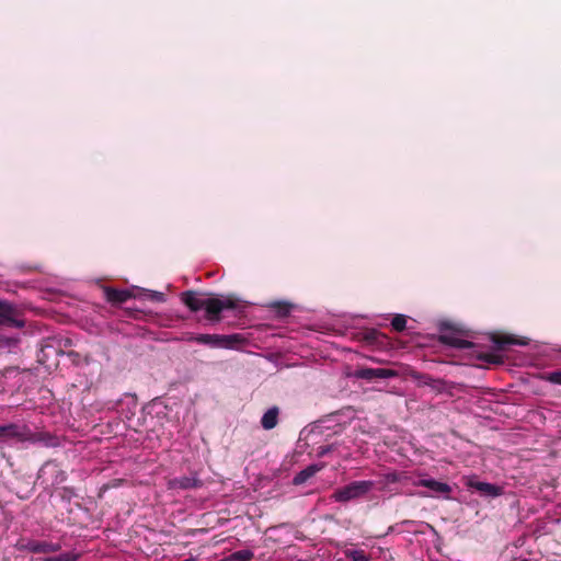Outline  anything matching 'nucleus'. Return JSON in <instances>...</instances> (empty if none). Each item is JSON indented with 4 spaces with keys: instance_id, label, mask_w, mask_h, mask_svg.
<instances>
[{
    "instance_id": "5701e85b",
    "label": "nucleus",
    "mask_w": 561,
    "mask_h": 561,
    "mask_svg": "<svg viewBox=\"0 0 561 561\" xmlns=\"http://www.w3.org/2000/svg\"><path fill=\"white\" fill-rule=\"evenodd\" d=\"M416 523L414 520H403L401 523L396 524L394 526H391L389 528V531H415V529H412V526H415Z\"/></svg>"
},
{
    "instance_id": "423d86ee",
    "label": "nucleus",
    "mask_w": 561,
    "mask_h": 561,
    "mask_svg": "<svg viewBox=\"0 0 561 561\" xmlns=\"http://www.w3.org/2000/svg\"><path fill=\"white\" fill-rule=\"evenodd\" d=\"M204 486V482L197 471H192L190 476H182L169 479L167 489L170 491L195 490Z\"/></svg>"
},
{
    "instance_id": "bb28decb",
    "label": "nucleus",
    "mask_w": 561,
    "mask_h": 561,
    "mask_svg": "<svg viewBox=\"0 0 561 561\" xmlns=\"http://www.w3.org/2000/svg\"><path fill=\"white\" fill-rule=\"evenodd\" d=\"M4 378H13L20 375V369L18 367H8L2 373Z\"/></svg>"
},
{
    "instance_id": "0eeeda50",
    "label": "nucleus",
    "mask_w": 561,
    "mask_h": 561,
    "mask_svg": "<svg viewBox=\"0 0 561 561\" xmlns=\"http://www.w3.org/2000/svg\"><path fill=\"white\" fill-rule=\"evenodd\" d=\"M415 486H424L430 490V493H421V496H438L442 495L444 499H449L451 486L442 481H437L433 478H420L412 482Z\"/></svg>"
},
{
    "instance_id": "9b49d317",
    "label": "nucleus",
    "mask_w": 561,
    "mask_h": 561,
    "mask_svg": "<svg viewBox=\"0 0 561 561\" xmlns=\"http://www.w3.org/2000/svg\"><path fill=\"white\" fill-rule=\"evenodd\" d=\"M16 308L4 300L0 299V325L21 329L24 328L25 322L16 318Z\"/></svg>"
},
{
    "instance_id": "cd10ccee",
    "label": "nucleus",
    "mask_w": 561,
    "mask_h": 561,
    "mask_svg": "<svg viewBox=\"0 0 561 561\" xmlns=\"http://www.w3.org/2000/svg\"><path fill=\"white\" fill-rule=\"evenodd\" d=\"M124 482H125L124 479H113L108 483L103 485V489L107 490V489H112V488H118V486L123 485Z\"/></svg>"
},
{
    "instance_id": "2eb2a0df",
    "label": "nucleus",
    "mask_w": 561,
    "mask_h": 561,
    "mask_svg": "<svg viewBox=\"0 0 561 561\" xmlns=\"http://www.w3.org/2000/svg\"><path fill=\"white\" fill-rule=\"evenodd\" d=\"M489 340L491 342V348L493 351H503L505 350L508 345H527V341L526 340H517L513 336H505V337H497L495 335H490L489 336Z\"/></svg>"
},
{
    "instance_id": "4468645a",
    "label": "nucleus",
    "mask_w": 561,
    "mask_h": 561,
    "mask_svg": "<svg viewBox=\"0 0 561 561\" xmlns=\"http://www.w3.org/2000/svg\"><path fill=\"white\" fill-rule=\"evenodd\" d=\"M104 295L111 304H123L133 297V293L129 289H116L112 287L104 288Z\"/></svg>"
},
{
    "instance_id": "a878e982",
    "label": "nucleus",
    "mask_w": 561,
    "mask_h": 561,
    "mask_svg": "<svg viewBox=\"0 0 561 561\" xmlns=\"http://www.w3.org/2000/svg\"><path fill=\"white\" fill-rule=\"evenodd\" d=\"M546 379L551 383L561 385V370L548 373Z\"/></svg>"
},
{
    "instance_id": "f03ea898",
    "label": "nucleus",
    "mask_w": 561,
    "mask_h": 561,
    "mask_svg": "<svg viewBox=\"0 0 561 561\" xmlns=\"http://www.w3.org/2000/svg\"><path fill=\"white\" fill-rule=\"evenodd\" d=\"M138 408V399L135 393L126 392L116 400L95 402L94 409L98 412H115L123 421H130Z\"/></svg>"
},
{
    "instance_id": "20e7f679",
    "label": "nucleus",
    "mask_w": 561,
    "mask_h": 561,
    "mask_svg": "<svg viewBox=\"0 0 561 561\" xmlns=\"http://www.w3.org/2000/svg\"><path fill=\"white\" fill-rule=\"evenodd\" d=\"M375 486V482L370 480L353 481L342 488H339L333 493L335 502L346 503L365 496Z\"/></svg>"
},
{
    "instance_id": "393cba45",
    "label": "nucleus",
    "mask_w": 561,
    "mask_h": 561,
    "mask_svg": "<svg viewBox=\"0 0 561 561\" xmlns=\"http://www.w3.org/2000/svg\"><path fill=\"white\" fill-rule=\"evenodd\" d=\"M145 296L148 297L152 301H157V302H164L165 301V296L161 291L146 289L145 290Z\"/></svg>"
},
{
    "instance_id": "7c9ffc66",
    "label": "nucleus",
    "mask_w": 561,
    "mask_h": 561,
    "mask_svg": "<svg viewBox=\"0 0 561 561\" xmlns=\"http://www.w3.org/2000/svg\"><path fill=\"white\" fill-rule=\"evenodd\" d=\"M554 523H556V524H560V523H561V519H560V518H558V519H556V520H554Z\"/></svg>"
},
{
    "instance_id": "dca6fc26",
    "label": "nucleus",
    "mask_w": 561,
    "mask_h": 561,
    "mask_svg": "<svg viewBox=\"0 0 561 561\" xmlns=\"http://www.w3.org/2000/svg\"><path fill=\"white\" fill-rule=\"evenodd\" d=\"M279 409L277 407L270 408L261 419V426L264 430H273L278 423Z\"/></svg>"
},
{
    "instance_id": "a211bd4d",
    "label": "nucleus",
    "mask_w": 561,
    "mask_h": 561,
    "mask_svg": "<svg viewBox=\"0 0 561 561\" xmlns=\"http://www.w3.org/2000/svg\"><path fill=\"white\" fill-rule=\"evenodd\" d=\"M413 378L417 380L419 385L431 387L432 389H439L440 385L443 383L442 380L435 379L431 377L430 375L425 374H416L413 375Z\"/></svg>"
},
{
    "instance_id": "aec40b11",
    "label": "nucleus",
    "mask_w": 561,
    "mask_h": 561,
    "mask_svg": "<svg viewBox=\"0 0 561 561\" xmlns=\"http://www.w3.org/2000/svg\"><path fill=\"white\" fill-rule=\"evenodd\" d=\"M408 479L409 476L407 472L390 471L383 474V480L386 483H398L407 481Z\"/></svg>"
},
{
    "instance_id": "c756f323",
    "label": "nucleus",
    "mask_w": 561,
    "mask_h": 561,
    "mask_svg": "<svg viewBox=\"0 0 561 561\" xmlns=\"http://www.w3.org/2000/svg\"><path fill=\"white\" fill-rule=\"evenodd\" d=\"M289 311H290L289 305L284 304L282 309L278 310V313L282 314V316H286V314L289 313Z\"/></svg>"
},
{
    "instance_id": "4be33fe9",
    "label": "nucleus",
    "mask_w": 561,
    "mask_h": 561,
    "mask_svg": "<svg viewBox=\"0 0 561 561\" xmlns=\"http://www.w3.org/2000/svg\"><path fill=\"white\" fill-rule=\"evenodd\" d=\"M78 559L79 554L77 552L67 551L55 557L45 558L42 561H77Z\"/></svg>"
},
{
    "instance_id": "1a4fd4ad",
    "label": "nucleus",
    "mask_w": 561,
    "mask_h": 561,
    "mask_svg": "<svg viewBox=\"0 0 561 561\" xmlns=\"http://www.w3.org/2000/svg\"><path fill=\"white\" fill-rule=\"evenodd\" d=\"M30 426L26 423H8L0 425V438L16 439L20 443H27Z\"/></svg>"
},
{
    "instance_id": "f257e3e1",
    "label": "nucleus",
    "mask_w": 561,
    "mask_h": 561,
    "mask_svg": "<svg viewBox=\"0 0 561 561\" xmlns=\"http://www.w3.org/2000/svg\"><path fill=\"white\" fill-rule=\"evenodd\" d=\"M180 300L190 311H204V319L210 323H218L221 320V313L233 311L234 314L242 312V308L231 297L220 295H206L195 290H185L180 294Z\"/></svg>"
},
{
    "instance_id": "412c9836",
    "label": "nucleus",
    "mask_w": 561,
    "mask_h": 561,
    "mask_svg": "<svg viewBox=\"0 0 561 561\" xmlns=\"http://www.w3.org/2000/svg\"><path fill=\"white\" fill-rule=\"evenodd\" d=\"M253 556L254 554L251 550L242 549V550L232 552L229 556L228 561H250L253 558Z\"/></svg>"
},
{
    "instance_id": "6ab92c4d",
    "label": "nucleus",
    "mask_w": 561,
    "mask_h": 561,
    "mask_svg": "<svg viewBox=\"0 0 561 561\" xmlns=\"http://www.w3.org/2000/svg\"><path fill=\"white\" fill-rule=\"evenodd\" d=\"M344 556L351 561H370V557L360 549H346Z\"/></svg>"
},
{
    "instance_id": "f3484780",
    "label": "nucleus",
    "mask_w": 561,
    "mask_h": 561,
    "mask_svg": "<svg viewBox=\"0 0 561 561\" xmlns=\"http://www.w3.org/2000/svg\"><path fill=\"white\" fill-rule=\"evenodd\" d=\"M320 470V467L318 465H310L306 467L305 469L300 470L293 479V483L295 485H300L305 482H307L311 477H313L318 471Z\"/></svg>"
},
{
    "instance_id": "7ed1b4c3",
    "label": "nucleus",
    "mask_w": 561,
    "mask_h": 561,
    "mask_svg": "<svg viewBox=\"0 0 561 561\" xmlns=\"http://www.w3.org/2000/svg\"><path fill=\"white\" fill-rule=\"evenodd\" d=\"M187 342H194L201 345H206L211 348H233L236 344L245 342V337L240 333L233 334H192L186 339Z\"/></svg>"
},
{
    "instance_id": "ddd939ff",
    "label": "nucleus",
    "mask_w": 561,
    "mask_h": 561,
    "mask_svg": "<svg viewBox=\"0 0 561 561\" xmlns=\"http://www.w3.org/2000/svg\"><path fill=\"white\" fill-rule=\"evenodd\" d=\"M357 378L365 380H374V379H389L397 377V371L387 368H362L358 369L355 374Z\"/></svg>"
},
{
    "instance_id": "f8f14e48",
    "label": "nucleus",
    "mask_w": 561,
    "mask_h": 561,
    "mask_svg": "<svg viewBox=\"0 0 561 561\" xmlns=\"http://www.w3.org/2000/svg\"><path fill=\"white\" fill-rule=\"evenodd\" d=\"M28 444L41 445L48 448H55L60 446V439L58 436L44 431H32L30 428V435L27 438Z\"/></svg>"
},
{
    "instance_id": "2f4dec72",
    "label": "nucleus",
    "mask_w": 561,
    "mask_h": 561,
    "mask_svg": "<svg viewBox=\"0 0 561 561\" xmlns=\"http://www.w3.org/2000/svg\"><path fill=\"white\" fill-rule=\"evenodd\" d=\"M278 305H279L278 302H274V304H272L271 306H272V307H275V306H278Z\"/></svg>"
},
{
    "instance_id": "6e6552de",
    "label": "nucleus",
    "mask_w": 561,
    "mask_h": 561,
    "mask_svg": "<svg viewBox=\"0 0 561 561\" xmlns=\"http://www.w3.org/2000/svg\"><path fill=\"white\" fill-rule=\"evenodd\" d=\"M466 486L471 490H476L481 496L486 499H495L504 493V489L497 484L479 481L474 476L469 477L466 482Z\"/></svg>"
},
{
    "instance_id": "b1692460",
    "label": "nucleus",
    "mask_w": 561,
    "mask_h": 561,
    "mask_svg": "<svg viewBox=\"0 0 561 561\" xmlns=\"http://www.w3.org/2000/svg\"><path fill=\"white\" fill-rule=\"evenodd\" d=\"M391 325L398 332L403 331L407 327L405 316L404 314H396L391 321Z\"/></svg>"
},
{
    "instance_id": "9d476101",
    "label": "nucleus",
    "mask_w": 561,
    "mask_h": 561,
    "mask_svg": "<svg viewBox=\"0 0 561 561\" xmlns=\"http://www.w3.org/2000/svg\"><path fill=\"white\" fill-rule=\"evenodd\" d=\"M18 550L32 553H50L61 549L59 542L39 541V540H21L16 545Z\"/></svg>"
},
{
    "instance_id": "39448f33",
    "label": "nucleus",
    "mask_w": 561,
    "mask_h": 561,
    "mask_svg": "<svg viewBox=\"0 0 561 561\" xmlns=\"http://www.w3.org/2000/svg\"><path fill=\"white\" fill-rule=\"evenodd\" d=\"M439 341L457 350H469L474 345L472 342L462 339L460 331L448 323H442L439 325Z\"/></svg>"
},
{
    "instance_id": "c85d7f7f",
    "label": "nucleus",
    "mask_w": 561,
    "mask_h": 561,
    "mask_svg": "<svg viewBox=\"0 0 561 561\" xmlns=\"http://www.w3.org/2000/svg\"><path fill=\"white\" fill-rule=\"evenodd\" d=\"M331 450H332V446H330V445L322 446V447H320L319 455L324 456V455L329 454Z\"/></svg>"
}]
</instances>
